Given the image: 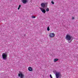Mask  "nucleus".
Masks as SVG:
<instances>
[{"instance_id":"12","label":"nucleus","mask_w":78,"mask_h":78,"mask_svg":"<svg viewBox=\"0 0 78 78\" xmlns=\"http://www.w3.org/2000/svg\"><path fill=\"white\" fill-rule=\"evenodd\" d=\"M49 9L48 8H47L46 9V11L47 12H48V11H49Z\"/></svg>"},{"instance_id":"15","label":"nucleus","mask_w":78,"mask_h":78,"mask_svg":"<svg viewBox=\"0 0 78 78\" xmlns=\"http://www.w3.org/2000/svg\"><path fill=\"white\" fill-rule=\"evenodd\" d=\"M51 3L53 5H54V4H55V2H54L53 1H51Z\"/></svg>"},{"instance_id":"13","label":"nucleus","mask_w":78,"mask_h":78,"mask_svg":"<svg viewBox=\"0 0 78 78\" xmlns=\"http://www.w3.org/2000/svg\"><path fill=\"white\" fill-rule=\"evenodd\" d=\"M31 18L33 19H35V18H36V16H31Z\"/></svg>"},{"instance_id":"8","label":"nucleus","mask_w":78,"mask_h":78,"mask_svg":"<svg viewBox=\"0 0 78 78\" xmlns=\"http://www.w3.org/2000/svg\"><path fill=\"white\" fill-rule=\"evenodd\" d=\"M18 76H20L21 78H23V75L22 73L19 74Z\"/></svg>"},{"instance_id":"6","label":"nucleus","mask_w":78,"mask_h":78,"mask_svg":"<svg viewBox=\"0 0 78 78\" xmlns=\"http://www.w3.org/2000/svg\"><path fill=\"white\" fill-rule=\"evenodd\" d=\"M55 34L53 33H51L49 34V37H53L55 36Z\"/></svg>"},{"instance_id":"11","label":"nucleus","mask_w":78,"mask_h":78,"mask_svg":"<svg viewBox=\"0 0 78 78\" xmlns=\"http://www.w3.org/2000/svg\"><path fill=\"white\" fill-rule=\"evenodd\" d=\"M21 7V5H19V7H18V10H19V9H20V8Z\"/></svg>"},{"instance_id":"16","label":"nucleus","mask_w":78,"mask_h":78,"mask_svg":"<svg viewBox=\"0 0 78 78\" xmlns=\"http://www.w3.org/2000/svg\"><path fill=\"white\" fill-rule=\"evenodd\" d=\"M50 76L51 78H53V77H52V76H51V75L50 74Z\"/></svg>"},{"instance_id":"17","label":"nucleus","mask_w":78,"mask_h":78,"mask_svg":"<svg viewBox=\"0 0 78 78\" xmlns=\"http://www.w3.org/2000/svg\"><path fill=\"white\" fill-rule=\"evenodd\" d=\"M72 19L73 20V19H74V17H73L72 18Z\"/></svg>"},{"instance_id":"18","label":"nucleus","mask_w":78,"mask_h":78,"mask_svg":"<svg viewBox=\"0 0 78 78\" xmlns=\"http://www.w3.org/2000/svg\"><path fill=\"white\" fill-rule=\"evenodd\" d=\"M26 35H24V36H25Z\"/></svg>"},{"instance_id":"14","label":"nucleus","mask_w":78,"mask_h":78,"mask_svg":"<svg viewBox=\"0 0 78 78\" xmlns=\"http://www.w3.org/2000/svg\"><path fill=\"white\" fill-rule=\"evenodd\" d=\"M47 30L48 31H50V28H49V27H48Z\"/></svg>"},{"instance_id":"4","label":"nucleus","mask_w":78,"mask_h":78,"mask_svg":"<svg viewBox=\"0 0 78 78\" xmlns=\"http://www.w3.org/2000/svg\"><path fill=\"white\" fill-rule=\"evenodd\" d=\"M41 6L42 8H46L47 6V3H43L41 4Z\"/></svg>"},{"instance_id":"3","label":"nucleus","mask_w":78,"mask_h":78,"mask_svg":"<svg viewBox=\"0 0 78 78\" xmlns=\"http://www.w3.org/2000/svg\"><path fill=\"white\" fill-rule=\"evenodd\" d=\"M2 57L4 60H6L7 59V54H6V53H3L2 54Z\"/></svg>"},{"instance_id":"7","label":"nucleus","mask_w":78,"mask_h":78,"mask_svg":"<svg viewBox=\"0 0 78 78\" xmlns=\"http://www.w3.org/2000/svg\"><path fill=\"white\" fill-rule=\"evenodd\" d=\"M21 1L24 4H26L28 2V0H21Z\"/></svg>"},{"instance_id":"5","label":"nucleus","mask_w":78,"mask_h":78,"mask_svg":"<svg viewBox=\"0 0 78 78\" xmlns=\"http://www.w3.org/2000/svg\"><path fill=\"white\" fill-rule=\"evenodd\" d=\"M40 9L43 13H44V14H45V13L46 11L45 9L41 8H40Z\"/></svg>"},{"instance_id":"9","label":"nucleus","mask_w":78,"mask_h":78,"mask_svg":"<svg viewBox=\"0 0 78 78\" xmlns=\"http://www.w3.org/2000/svg\"><path fill=\"white\" fill-rule=\"evenodd\" d=\"M28 69L29 71L30 72H31V71H33V68L31 67H29L28 68Z\"/></svg>"},{"instance_id":"1","label":"nucleus","mask_w":78,"mask_h":78,"mask_svg":"<svg viewBox=\"0 0 78 78\" xmlns=\"http://www.w3.org/2000/svg\"><path fill=\"white\" fill-rule=\"evenodd\" d=\"M66 39L67 40L69 41V43H70L72 41V40H73V39L72 38V37L71 36H70L69 34H67L66 36Z\"/></svg>"},{"instance_id":"2","label":"nucleus","mask_w":78,"mask_h":78,"mask_svg":"<svg viewBox=\"0 0 78 78\" xmlns=\"http://www.w3.org/2000/svg\"><path fill=\"white\" fill-rule=\"evenodd\" d=\"M55 75L56 78H61V76H62V75L61 74V73H60V72H59L56 73Z\"/></svg>"},{"instance_id":"10","label":"nucleus","mask_w":78,"mask_h":78,"mask_svg":"<svg viewBox=\"0 0 78 78\" xmlns=\"http://www.w3.org/2000/svg\"><path fill=\"white\" fill-rule=\"evenodd\" d=\"M58 61V58H55V59L54 60V61L55 62H56V61Z\"/></svg>"}]
</instances>
